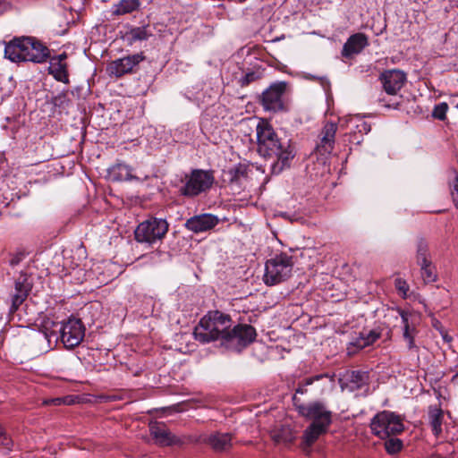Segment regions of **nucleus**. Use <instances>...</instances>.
Segmentation results:
<instances>
[{"mask_svg":"<svg viewBox=\"0 0 458 458\" xmlns=\"http://www.w3.org/2000/svg\"><path fill=\"white\" fill-rule=\"evenodd\" d=\"M219 222L217 216L211 214H202L189 218L185 227L196 233H203L214 228Z\"/></svg>","mask_w":458,"mask_h":458,"instance_id":"obj_13","label":"nucleus"},{"mask_svg":"<svg viewBox=\"0 0 458 458\" xmlns=\"http://www.w3.org/2000/svg\"><path fill=\"white\" fill-rule=\"evenodd\" d=\"M397 311L402 318L403 329L411 328V324L409 322V317L411 316L410 311L402 309H398Z\"/></svg>","mask_w":458,"mask_h":458,"instance_id":"obj_38","label":"nucleus"},{"mask_svg":"<svg viewBox=\"0 0 458 458\" xmlns=\"http://www.w3.org/2000/svg\"><path fill=\"white\" fill-rule=\"evenodd\" d=\"M45 403L48 404V405L51 404V405H55V406H59L62 404H71L72 397L65 396V397L53 398V399H49V400L46 401Z\"/></svg>","mask_w":458,"mask_h":458,"instance_id":"obj_36","label":"nucleus"},{"mask_svg":"<svg viewBox=\"0 0 458 458\" xmlns=\"http://www.w3.org/2000/svg\"><path fill=\"white\" fill-rule=\"evenodd\" d=\"M66 57V54L63 53L50 58L48 72L58 81L64 82L68 81L67 67L64 63Z\"/></svg>","mask_w":458,"mask_h":458,"instance_id":"obj_19","label":"nucleus"},{"mask_svg":"<svg viewBox=\"0 0 458 458\" xmlns=\"http://www.w3.org/2000/svg\"><path fill=\"white\" fill-rule=\"evenodd\" d=\"M12 4L6 1H0V14L11 10Z\"/></svg>","mask_w":458,"mask_h":458,"instance_id":"obj_41","label":"nucleus"},{"mask_svg":"<svg viewBox=\"0 0 458 458\" xmlns=\"http://www.w3.org/2000/svg\"><path fill=\"white\" fill-rule=\"evenodd\" d=\"M24 258V254L21 252L16 253L10 259L9 263L12 267L17 266Z\"/></svg>","mask_w":458,"mask_h":458,"instance_id":"obj_40","label":"nucleus"},{"mask_svg":"<svg viewBox=\"0 0 458 458\" xmlns=\"http://www.w3.org/2000/svg\"><path fill=\"white\" fill-rule=\"evenodd\" d=\"M85 336V327L81 319L70 318L61 325L50 318L43 320L40 331L37 334L38 342L47 343V349L50 348L52 340L62 341L66 349H73L78 346Z\"/></svg>","mask_w":458,"mask_h":458,"instance_id":"obj_3","label":"nucleus"},{"mask_svg":"<svg viewBox=\"0 0 458 458\" xmlns=\"http://www.w3.org/2000/svg\"><path fill=\"white\" fill-rule=\"evenodd\" d=\"M169 225L162 218L151 217L141 222L134 231L138 242L152 245L163 240L168 232Z\"/></svg>","mask_w":458,"mask_h":458,"instance_id":"obj_8","label":"nucleus"},{"mask_svg":"<svg viewBox=\"0 0 458 458\" xmlns=\"http://www.w3.org/2000/svg\"><path fill=\"white\" fill-rule=\"evenodd\" d=\"M323 378H328L329 381H333V378L332 377H330L328 374L327 373H323V374H318V375H316V376H312V377H307L305 379H303L302 381H301L299 383V386L295 391V396L297 394H304L307 393V386H310L312 385L314 382L316 381H319V380H322Z\"/></svg>","mask_w":458,"mask_h":458,"instance_id":"obj_27","label":"nucleus"},{"mask_svg":"<svg viewBox=\"0 0 458 458\" xmlns=\"http://www.w3.org/2000/svg\"><path fill=\"white\" fill-rule=\"evenodd\" d=\"M417 264L419 266H425L426 263L431 261L430 254L428 251V245L424 240H420L417 243Z\"/></svg>","mask_w":458,"mask_h":458,"instance_id":"obj_28","label":"nucleus"},{"mask_svg":"<svg viewBox=\"0 0 458 458\" xmlns=\"http://www.w3.org/2000/svg\"><path fill=\"white\" fill-rule=\"evenodd\" d=\"M144 59L145 56L142 53L118 58L108 64L107 72L110 75L120 78L127 73L132 72L134 67H136Z\"/></svg>","mask_w":458,"mask_h":458,"instance_id":"obj_10","label":"nucleus"},{"mask_svg":"<svg viewBox=\"0 0 458 458\" xmlns=\"http://www.w3.org/2000/svg\"><path fill=\"white\" fill-rule=\"evenodd\" d=\"M214 182L213 171L194 169L190 174L185 175V182L179 191L184 197L193 198L208 191Z\"/></svg>","mask_w":458,"mask_h":458,"instance_id":"obj_7","label":"nucleus"},{"mask_svg":"<svg viewBox=\"0 0 458 458\" xmlns=\"http://www.w3.org/2000/svg\"><path fill=\"white\" fill-rule=\"evenodd\" d=\"M109 177L115 182L129 181L133 178L131 168L123 163H118L108 168Z\"/></svg>","mask_w":458,"mask_h":458,"instance_id":"obj_23","label":"nucleus"},{"mask_svg":"<svg viewBox=\"0 0 458 458\" xmlns=\"http://www.w3.org/2000/svg\"><path fill=\"white\" fill-rule=\"evenodd\" d=\"M450 191L454 206L458 208V175L456 173H454V178L450 183Z\"/></svg>","mask_w":458,"mask_h":458,"instance_id":"obj_34","label":"nucleus"},{"mask_svg":"<svg viewBox=\"0 0 458 458\" xmlns=\"http://www.w3.org/2000/svg\"><path fill=\"white\" fill-rule=\"evenodd\" d=\"M258 153L267 159H273L271 172L279 174L290 167L295 157V148L290 140L281 139L267 122L260 121L256 128Z\"/></svg>","mask_w":458,"mask_h":458,"instance_id":"obj_2","label":"nucleus"},{"mask_svg":"<svg viewBox=\"0 0 458 458\" xmlns=\"http://www.w3.org/2000/svg\"><path fill=\"white\" fill-rule=\"evenodd\" d=\"M228 181L231 183H240L242 179L247 177V166L239 164L227 172Z\"/></svg>","mask_w":458,"mask_h":458,"instance_id":"obj_26","label":"nucleus"},{"mask_svg":"<svg viewBox=\"0 0 458 458\" xmlns=\"http://www.w3.org/2000/svg\"><path fill=\"white\" fill-rule=\"evenodd\" d=\"M394 286L398 290V292H400L403 295H406V293L409 290V286H408L406 281L400 277H398L394 280Z\"/></svg>","mask_w":458,"mask_h":458,"instance_id":"obj_37","label":"nucleus"},{"mask_svg":"<svg viewBox=\"0 0 458 458\" xmlns=\"http://www.w3.org/2000/svg\"><path fill=\"white\" fill-rule=\"evenodd\" d=\"M379 80L388 95H396L406 82V74L401 70H387L381 73Z\"/></svg>","mask_w":458,"mask_h":458,"instance_id":"obj_11","label":"nucleus"},{"mask_svg":"<svg viewBox=\"0 0 458 458\" xmlns=\"http://www.w3.org/2000/svg\"><path fill=\"white\" fill-rule=\"evenodd\" d=\"M416 333L417 331L414 327L403 329V336L407 342V346L410 350L417 348L414 341Z\"/></svg>","mask_w":458,"mask_h":458,"instance_id":"obj_32","label":"nucleus"},{"mask_svg":"<svg viewBox=\"0 0 458 458\" xmlns=\"http://www.w3.org/2000/svg\"><path fill=\"white\" fill-rule=\"evenodd\" d=\"M293 402L301 417L312 420L303 433L304 443L310 446L328 431L332 423V411L319 401L303 403L300 398L293 395Z\"/></svg>","mask_w":458,"mask_h":458,"instance_id":"obj_4","label":"nucleus"},{"mask_svg":"<svg viewBox=\"0 0 458 458\" xmlns=\"http://www.w3.org/2000/svg\"><path fill=\"white\" fill-rule=\"evenodd\" d=\"M366 377V373L359 370L352 371L350 375L351 382L355 383L358 386L365 384Z\"/></svg>","mask_w":458,"mask_h":458,"instance_id":"obj_33","label":"nucleus"},{"mask_svg":"<svg viewBox=\"0 0 458 458\" xmlns=\"http://www.w3.org/2000/svg\"><path fill=\"white\" fill-rule=\"evenodd\" d=\"M372 433L382 438H388L403 431L404 427L399 415L390 411L377 413L370 421Z\"/></svg>","mask_w":458,"mask_h":458,"instance_id":"obj_6","label":"nucleus"},{"mask_svg":"<svg viewBox=\"0 0 458 458\" xmlns=\"http://www.w3.org/2000/svg\"><path fill=\"white\" fill-rule=\"evenodd\" d=\"M403 442L395 437H390L385 442V448L390 454H394L401 451Z\"/></svg>","mask_w":458,"mask_h":458,"instance_id":"obj_30","label":"nucleus"},{"mask_svg":"<svg viewBox=\"0 0 458 458\" xmlns=\"http://www.w3.org/2000/svg\"><path fill=\"white\" fill-rule=\"evenodd\" d=\"M140 0H120L112 6V15L123 16L139 11L141 6Z\"/></svg>","mask_w":458,"mask_h":458,"instance_id":"obj_22","label":"nucleus"},{"mask_svg":"<svg viewBox=\"0 0 458 458\" xmlns=\"http://www.w3.org/2000/svg\"><path fill=\"white\" fill-rule=\"evenodd\" d=\"M151 36L152 32L149 30L148 26L135 27L126 33L127 39L131 44L136 41L147 40Z\"/></svg>","mask_w":458,"mask_h":458,"instance_id":"obj_25","label":"nucleus"},{"mask_svg":"<svg viewBox=\"0 0 458 458\" xmlns=\"http://www.w3.org/2000/svg\"><path fill=\"white\" fill-rule=\"evenodd\" d=\"M381 334L377 330L362 331L359 336L350 343L347 351L349 355H352L357 350H361L367 346L373 344L379 339Z\"/></svg>","mask_w":458,"mask_h":458,"instance_id":"obj_17","label":"nucleus"},{"mask_svg":"<svg viewBox=\"0 0 458 458\" xmlns=\"http://www.w3.org/2000/svg\"><path fill=\"white\" fill-rule=\"evenodd\" d=\"M420 273H421L422 279L426 284L433 283L436 281V279H437L436 268L432 265L431 261L428 263H426L425 266L420 265Z\"/></svg>","mask_w":458,"mask_h":458,"instance_id":"obj_29","label":"nucleus"},{"mask_svg":"<svg viewBox=\"0 0 458 458\" xmlns=\"http://www.w3.org/2000/svg\"><path fill=\"white\" fill-rule=\"evenodd\" d=\"M0 444L7 449H10V447L13 444L12 439L6 436L1 424H0Z\"/></svg>","mask_w":458,"mask_h":458,"instance_id":"obj_39","label":"nucleus"},{"mask_svg":"<svg viewBox=\"0 0 458 458\" xmlns=\"http://www.w3.org/2000/svg\"><path fill=\"white\" fill-rule=\"evenodd\" d=\"M150 435L156 441L163 445H170L174 443V436L164 423L155 422L149 427Z\"/></svg>","mask_w":458,"mask_h":458,"instance_id":"obj_20","label":"nucleus"},{"mask_svg":"<svg viewBox=\"0 0 458 458\" xmlns=\"http://www.w3.org/2000/svg\"><path fill=\"white\" fill-rule=\"evenodd\" d=\"M287 83L276 81L266 89L260 97V104L264 110L276 113L284 110V96Z\"/></svg>","mask_w":458,"mask_h":458,"instance_id":"obj_9","label":"nucleus"},{"mask_svg":"<svg viewBox=\"0 0 458 458\" xmlns=\"http://www.w3.org/2000/svg\"><path fill=\"white\" fill-rule=\"evenodd\" d=\"M30 291V284L28 283L26 276L21 275L15 281V293L12 296L11 312H14L22 304Z\"/></svg>","mask_w":458,"mask_h":458,"instance_id":"obj_18","label":"nucleus"},{"mask_svg":"<svg viewBox=\"0 0 458 458\" xmlns=\"http://www.w3.org/2000/svg\"><path fill=\"white\" fill-rule=\"evenodd\" d=\"M208 444L216 452L226 451L232 446V435L228 433H214L207 439Z\"/></svg>","mask_w":458,"mask_h":458,"instance_id":"obj_21","label":"nucleus"},{"mask_svg":"<svg viewBox=\"0 0 458 458\" xmlns=\"http://www.w3.org/2000/svg\"><path fill=\"white\" fill-rule=\"evenodd\" d=\"M369 45L368 37L361 32L355 33L348 38L342 49V55L349 58L360 54Z\"/></svg>","mask_w":458,"mask_h":458,"instance_id":"obj_15","label":"nucleus"},{"mask_svg":"<svg viewBox=\"0 0 458 458\" xmlns=\"http://www.w3.org/2000/svg\"><path fill=\"white\" fill-rule=\"evenodd\" d=\"M260 78L259 74L256 72H247L242 79L241 84L242 86H247L250 83L259 80Z\"/></svg>","mask_w":458,"mask_h":458,"instance_id":"obj_35","label":"nucleus"},{"mask_svg":"<svg viewBox=\"0 0 458 458\" xmlns=\"http://www.w3.org/2000/svg\"><path fill=\"white\" fill-rule=\"evenodd\" d=\"M447 110L448 105L445 102H441L434 106L432 116L435 119L444 121L446 118Z\"/></svg>","mask_w":458,"mask_h":458,"instance_id":"obj_31","label":"nucleus"},{"mask_svg":"<svg viewBox=\"0 0 458 458\" xmlns=\"http://www.w3.org/2000/svg\"><path fill=\"white\" fill-rule=\"evenodd\" d=\"M293 257L286 253H280L267 260L265 264L264 283L268 285H276L287 281L293 274Z\"/></svg>","mask_w":458,"mask_h":458,"instance_id":"obj_5","label":"nucleus"},{"mask_svg":"<svg viewBox=\"0 0 458 458\" xmlns=\"http://www.w3.org/2000/svg\"><path fill=\"white\" fill-rule=\"evenodd\" d=\"M28 38H15L10 41L4 48V55L12 62H27L26 50Z\"/></svg>","mask_w":458,"mask_h":458,"instance_id":"obj_16","label":"nucleus"},{"mask_svg":"<svg viewBox=\"0 0 458 458\" xmlns=\"http://www.w3.org/2000/svg\"><path fill=\"white\" fill-rule=\"evenodd\" d=\"M337 131V124L333 122H327L321 131V139L316 146V151L321 156L329 155L335 145V137Z\"/></svg>","mask_w":458,"mask_h":458,"instance_id":"obj_12","label":"nucleus"},{"mask_svg":"<svg viewBox=\"0 0 458 458\" xmlns=\"http://www.w3.org/2000/svg\"><path fill=\"white\" fill-rule=\"evenodd\" d=\"M231 327L230 316L215 310L200 319L193 334L195 339L202 344L220 340L225 348L238 352L255 340L257 333L252 326L239 324Z\"/></svg>","mask_w":458,"mask_h":458,"instance_id":"obj_1","label":"nucleus"},{"mask_svg":"<svg viewBox=\"0 0 458 458\" xmlns=\"http://www.w3.org/2000/svg\"><path fill=\"white\" fill-rule=\"evenodd\" d=\"M444 412L440 408L429 407L428 420L434 436L438 437L442 433V422Z\"/></svg>","mask_w":458,"mask_h":458,"instance_id":"obj_24","label":"nucleus"},{"mask_svg":"<svg viewBox=\"0 0 458 458\" xmlns=\"http://www.w3.org/2000/svg\"><path fill=\"white\" fill-rule=\"evenodd\" d=\"M25 50L27 51V62L41 64L46 62L50 55L49 49L32 38H28Z\"/></svg>","mask_w":458,"mask_h":458,"instance_id":"obj_14","label":"nucleus"},{"mask_svg":"<svg viewBox=\"0 0 458 458\" xmlns=\"http://www.w3.org/2000/svg\"><path fill=\"white\" fill-rule=\"evenodd\" d=\"M358 128H360V131H364L365 133H368L370 131V126L366 122H362L358 125Z\"/></svg>","mask_w":458,"mask_h":458,"instance_id":"obj_42","label":"nucleus"},{"mask_svg":"<svg viewBox=\"0 0 458 458\" xmlns=\"http://www.w3.org/2000/svg\"><path fill=\"white\" fill-rule=\"evenodd\" d=\"M385 106H387V107L397 108L398 103L386 104Z\"/></svg>","mask_w":458,"mask_h":458,"instance_id":"obj_43","label":"nucleus"}]
</instances>
